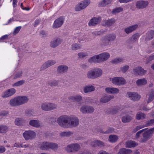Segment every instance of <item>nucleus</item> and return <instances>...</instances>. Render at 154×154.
<instances>
[{
	"label": "nucleus",
	"mask_w": 154,
	"mask_h": 154,
	"mask_svg": "<svg viewBox=\"0 0 154 154\" xmlns=\"http://www.w3.org/2000/svg\"><path fill=\"white\" fill-rule=\"evenodd\" d=\"M123 10V8L121 7H118L113 9L112 12V14H116L119 13L122 11Z\"/></svg>",
	"instance_id": "nucleus-48"
},
{
	"label": "nucleus",
	"mask_w": 154,
	"mask_h": 154,
	"mask_svg": "<svg viewBox=\"0 0 154 154\" xmlns=\"http://www.w3.org/2000/svg\"><path fill=\"white\" fill-rule=\"evenodd\" d=\"M50 142H42L40 146V148L44 150H49Z\"/></svg>",
	"instance_id": "nucleus-35"
},
{
	"label": "nucleus",
	"mask_w": 154,
	"mask_h": 154,
	"mask_svg": "<svg viewBox=\"0 0 154 154\" xmlns=\"http://www.w3.org/2000/svg\"><path fill=\"white\" fill-rule=\"evenodd\" d=\"M124 59L121 57H116L111 61V63L113 64H116L123 61Z\"/></svg>",
	"instance_id": "nucleus-47"
},
{
	"label": "nucleus",
	"mask_w": 154,
	"mask_h": 154,
	"mask_svg": "<svg viewBox=\"0 0 154 154\" xmlns=\"http://www.w3.org/2000/svg\"><path fill=\"white\" fill-rule=\"evenodd\" d=\"M146 128H145L141 130H140L138 131L136 134L135 137L136 138H138L140 136L141 134L142 133V132H143L144 131H145Z\"/></svg>",
	"instance_id": "nucleus-61"
},
{
	"label": "nucleus",
	"mask_w": 154,
	"mask_h": 154,
	"mask_svg": "<svg viewBox=\"0 0 154 154\" xmlns=\"http://www.w3.org/2000/svg\"><path fill=\"white\" fill-rule=\"evenodd\" d=\"M25 115L27 116L31 117L33 116L34 113L31 110H27L25 112Z\"/></svg>",
	"instance_id": "nucleus-59"
},
{
	"label": "nucleus",
	"mask_w": 154,
	"mask_h": 154,
	"mask_svg": "<svg viewBox=\"0 0 154 154\" xmlns=\"http://www.w3.org/2000/svg\"><path fill=\"white\" fill-rule=\"evenodd\" d=\"M10 131L9 126L6 125H0V133L5 134Z\"/></svg>",
	"instance_id": "nucleus-34"
},
{
	"label": "nucleus",
	"mask_w": 154,
	"mask_h": 154,
	"mask_svg": "<svg viewBox=\"0 0 154 154\" xmlns=\"http://www.w3.org/2000/svg\"><path fill=\"white\" fill-rule=\"evenodd\" d=\"M143 136L144 138L141 139V141L142 142H145L151 137L147 130L143 134Z\"/></svg>",
	"instance_id": "nucleus-38"
},
{
	"label": "nucleus",
	"mask_w": 154,
	"mask_h": 154,
	"mask_svg": "<svg viewBox=\"0 0 154 154\" xmlns=\"http://www.w3.org/2000/svg\"><path fill=\"white\" fill-rule=\"evenodd\" d=\"M129 67L128 65H125L123 67L121 68L120 69L122 72L125 73L128 70Z\"/></svg>",
	"instance_id": "nucleus-58"
},
{
	"label": "nucleus",
	"mask_w": 154,
	"mask_h": 154,
	"mask_svg": "<svg viewBox=\"0 0 154 154\" xmlns=\"http://www.w3.org/2000/svg\"><path fill=\"white\" fill-rule=\"evenodd\" d=\"M22 75V71L18 72L14 75V79H16L21 77Z\"/></svg>",
	"instance_id": "nucleus-63"
},
{
	"label": "nucleus",
	"mask_w": 154,
	"mask_h": 154,
	"mask_svg": "<svg viewBox=\"0 0 154 154\" xmlns=\"http://www.w3.org/2000/svg\"><path fill=\"white\" fill-rule=\"evenodd\" d=\"M57 108L56 105L52 103L45 102L42 103L41 109L44 111H49L53 110Z\"/></svg>",
	"instance_id": "nucleus-4"
},
{
	"label": "nucleus",
	"mask_w": 154,
	"mask_h": 154,
	"mask_svg": "<svg viewBox=\"0 0 154 154\" xmlns=\"http://www.w3.org/2000/svg\"><path fill=\"white\" fill-rule=\"evenodd\" d=\"M119 136L115 134L110 135L108 137V140L111 143H115L119 141Z\"/></svg>",
	"instance_id": "nucleus-25"
},
{
	"label": "nucleus",
	"mask_w": 154,
	"mask_h": 154,
	"mask_svg": "<svg viewBox=\"0 0 154 154\" xmlns=\"http://www.w3.org/2000/svg\"><path fill=\"white\" fill-rule=\"evenodd\" d=\"M56 63V62L54 60H50L45 62L40 67V70H44L46 69L53 65Z\"/></svg>",
	"instance_id": "nucleus-14"
},
{
	"label": "nucleus",
	"mask_w": 154,
	"mask_h": 154,
	"mask_svg": "<svg viewBox=\"0 0 154 154\" xmlns=\"http://www.w3.org/2000/svg\"><path fill=\"white\" fill-rule=\"evenodd\" d=\"M86 76L88 79H95L93 69L88 71L87 73Z\"/></svg>",
	"instance_id": "nucleus-42"
},
{
	"label": "nucleus",
	"mask_w": 154,
	"mask_h": 154,
	"mask_svg": "<svg viewBox=\"0 0 154 154\" xmlns=\"http://www.w3.org/2000/svg\"><path fill=\"white\" fill-rule=\"evenodd\" d=\"M88 53L87 52H81L78 54L79 58H83L88 56Z\"/></svg>",
	"instance_id": "nucleus-54"
},
{
	"label": "nucleus",
	"mask_w": 154,
	"mask_h": 154,
	"mask_svg": "<svg viewBox=\"0 0 154 154\" xmlns=\"http://www.w3.org/2000/svg\"><path fill=\"white\" fill-rule=\"evenodd\" d=\"M81 46L79 44L76 43L72 44L71 45V49L73 51H76L81 49Z\"/></svg>",
	"instance_id": "nucleus-49"
},
{
	"label": "nucleus",
	"mask_w": 154,
	"mask_h": 154,
	"mask_svg": "<svg viewBox=\"0 0 154 154\" xmlns=\"http://www.w3.org/2000/svg\"><path fill=\"white\" fill-rule=\"evenodd\" d=\"M144 127H145V126L144 125L137 126L134 128L133 131L134 132H135L140 129Z\"/></svg>",
	"instance_id": "nucleus-57"
},
{
	"label": "nucleus",
	"mask_w": 154,
	"mask_h": 154,
	"mask_svg": "<svg viewBox=\"0 0 154 154\" xmlns=\"http://www.w3.org/2000/svg\"><path fill=\"white\" fill-rule=\"evenodd\" d=\"M62 40L59 38H56L53 39L50 42V46L52 48H55L60 44Z\"/></svg>",
	"instance_id": "nucleus-18"
},
{
	"label": "nucleus",
	"mask_w": 154,
	"mask_h": 154,
	"mask_svg": "<svg viewBox=\"0 0 154 154\" xmlns=\"http://www.w3.org/2000/svg\"><path fill=\"white\" fill-rule=\"evenodd\" d=\"M69 116L63 115L60 116L57 120L58 124L63 128H68Z\"/></svg>",
	"instance_id": "nucleus-1"
},
{
	"label": "nucleus",
	"mask_w": 154,
	"mask_h": 154,
	"mask_svg": "<svg viewBox=\"0 0 154 154\" xmlns=\"http://www.w3.org/2000/svg\"><path fill=\"white\" fill-rule=\"evenodd\" d=\"M81 148L80 145L77 143H72L68 145L65 150L69 153L75 152L78 151Z\"/></svg>",
	"instance_id": "nucleus-2"
},
{
	"label": "nucleus",
	"mask_w": 154,
	"mask_h": 154,
	"mask_svg": "<svg viewBox=\"0 0 154 154\" xmlns=\"http://www.w3.org/2000/svg\"><path fill=\"white\" fill-rule=\"evenodd\" d=\"M138 25L137 24L130 26L125 29V32L127 34L131 33L136 29L138 27Z\"/></svg>",
	"instance_id": "nucleus-29"
},
{
	"label": "nucleus",
	"mask_w": 154,
	"mask_h": 154,
	"mask_svg": "<svg viewBox=\"0 0 154 154\" xmlns=\"http://www.w3.org/2000/svg\"><path fill=\"white\" fill-rule=\"evenodd\" d=\"M68 69V66L64 65H62L58 66L57 71L58 73L63 74L66 72Z\"/></svg>",
	"instance_id": "nucleus-19"
},
{
	"label": "nucleus",
	"mask_w": 154,
	"mask_h": 154,
	"mask_svg": "<svg viewBox=\"0 0 154 154\" xmlns=\"http://www.w3.org/2000/svg\"><path fill=\"white\" fill-rule=\"evenodd\" d=\"M21 27L19 26L16 27L15 29L13 32V34L14 35L18 33L20 30Z\"/></svg>",
	"instance_id": "nucleus-64"
},
{
	"label": "nucleus",
	"mask_w": 154,
	"mask_h": 154,
	"mask_svg": "<svg viewBox=\"0 0 154 154\" xmlns=\"http://www.w3.org/2000/svg\"><path fill=\"white\" fill-rule=\"evenodd\" d=\"M48 84L51 86H55L57 85L58 82L55 80H51L48 82Z\"/></svg>",
	"instance_id": "nucleus-56"
},
{
	"label": "nucleus",
	"mask_w": 154,
	"mask_h": 154,
	"mask_svg": "<svg viewBox=\"0 0 154 154\" xmlns=\"http://www.w3.org/2000/svg\"><path fill=\"white\" fill-rule=\"evenodd\" d=\"M79 123L78 118L74 116H69L68 128L75 127L77 126Z\"/></svg>",
	"instance_id": "nucleus-5"
},
{
	"label": "nucleus",
	"mask_w": 154,
	"mask_h": 154,
	"mask_svg": "<svg viewBox=\"0 0 154 154\" xmlns=\"http://www.w3.org/2000/svg\"><path fill=\"white\" fill-rule=\"evenodd\" d=\"M72 135V132L70 131H63L60 134V135L61 137H69Z\"/></svg>",
	"instance_id": "nucleus-46"
},
{
	"label": "nucleus",
	"mask_w": 154,
	"mask_h": 154,
	"mask_svg": "<svg viewBox=\"0 0 154 154\" xmlns=\"http://www.w3.org/2000/svg\"><path fill=\"white\" fill-rule=\"evenodd\" d=\"M106 92L109 94H117L119 92V90L117 88L114 87H107L105 88Z\"/></svg>",
	"instance_id": "nucleus-20"
},
{
	"label": "nucleus",
	"mask_w": 154,
	"mask_h": 154,
	"mask_svg": "<svg viewBox=\"0 0 154 154\" xmlns=\"http://www.w3.org/2000/svg\"><path fill=\"white\" fill-rule=\"evenodd\" d=\"M146 118V115L141 112H138L136 116V119L138 120H143Z\"/></svg>",
	"instance_id": "nucleus-39"
},
{
	"label": "nucleus",
	"mask_w": 154,
	"mask_h": 154,
	"mask_svg": "<svg viewBox=\"0 0 154 154\" xmlns=\"http://www.w3.org/2000/svg\"><path fill=\"white\" fill-rule=\"evenodd\" d=\"M100 20L101 18L100 17H94L89 21L88 25L90 26L97 24L100 22Z\"/></svg>",
	"instance_id": "nucleus-24"
},
{
	"label": "nucleus",
	"mask_w": 154,
	"mask_h": 154,
	"mask_svg": "<svg viewBox=\"0 0 154 154\" xmlns=\"http://www.w3.org/2000/svg\"><path fill=\"white\" fill-rule=\"evenodd\" d=\"M134 74L136 75H143L145 74L146 72V70H144L141 67L138 66L133 69Z\"/></svg>",
	"instance_id": "nucleus-15"
},
{
	"label": "nucleus",
	"mask_w": 154,
	"mask_h": 154,
	"mask_svg": "<svg viewBox=\"0 0 154 154\" xmlns=\"http://www.w3.org/2000/svg\"><path fill=\"white\" fill-rule=\"evenodd\" d=\"M144 125L145 127L154 125V119H150L146 121L145 124Z\"/></svg>",
	"instance_id": "nucleus-53"
},
{
	"label": "nucleus",
	"mask_w": 154,
	"mask_h": 154,
	"mask_svg": "<svg viewBox=\"0 0 154 154\" xmlns=\"http://www.w3.org/2000/svg\"><path fill=\"white\" fill-rule=\"evenodd\" d=\"M132 117L129 115L124 116L122 117V121L124 123H126L130 122L132 119Z\"/></svg>",
	"instance_id": "nucleus-45"
},
{
	"label": "nucleus",
	"mask_w": 154,
	"mask_h": 154,
	"mask_svg": "<svg viewBox=\"0 0 154 154\" xmlns=\"http://www.w3.org/2000/svg\"><path fill=\"white\" fill-rule=\"evenodd\" d=\"M90 3V0H84L75 6V10L76 11H79L84 9H85Z\"/></svg>",
	"instance_id": "nucleus-3"
},
{
	"label": "nucleus",
	"mask_w": 154,
	"mask_h": 154,
	"mask_svg": "<svg viewBox=\"0 0 154 154\" xmlns=\"http://www.w3.org/2000/svg\"><path fill=\"white\" fill-rule=\"evenodd\" d=\"M154 37V31L151 30L148 32L147 34L146 39H150Z\"/></svg>",
	"instance_id": "nucleus-51"
},
{
	"label": "nucleus",
	"mask_w": 154,
	"mask_h": 154,
	"mask_svg": "<svg viewBox=\"0 0 154 154\" xmlns=\"http://www.w3.org/2000/svg\"><path fill=\"white\" fill-rule=\"evenodd\" d=\"M126 147L131 148L134 147L137 145V144L133 141H130L126 142Z\"/></svg>",
	"instance_id": "nucleus-41"
},
{
	"label": "nucleus",
	"mask_w": 154,
	"mask_h": 154,
	"mask_svg": "<svg viewBox=\"0 0 154 154\" xmlns=\"http://www.w3.org/2000/svg\"><path fill=\"white\" fill-rule=\"evenodd\" d=\"M149 2L147 0H139L136 3V7L139 9H143L147 7L149 5Z\"/></svg>",
	"instance_id": "nucleus-9"
},
{
	"label": "nucleus",
	"mask_w": 154,
	"mask_h": 154,
	"mask_svg": "<svg viewBox=\"0 0 154 154\" xmlns=\"http://www.w3.org/2000/svg\"><path fill=\"white\" fill-rule=\"evenodd\" d=\"M127 97L129 99L134 101H137L140 100L141 96L137 92H128L127 94Z\"/></svg>",
	"instance_id": "nucleus-8"
},
{
	"label": "nucleus",
	"mask_w": 154,
	"mask_h": 154,
	"mask_svg": "<svg viewBox=\"0 0 154 154\" xmlns=\"http://www.w3.org/2000/svg\"><path fill=\"white\" fill-rule=\"evenodd\" d=\"M154 59V54L149 56L146 59V63H148L149 62Z\"/></svg>",
	"instance_id": "nucleus-62"
},
{
	"label": "nucleus",
	"mask_w": 154,
	"mask_h": 154,
	"mask_svg": "<svg viewBox=\"0 0 154 154\" xmlns=\"http://www.w3.org/2000/svg\"><path fill=\"white\" fill-rule=\"evenodd\" d=\"M114 97V96L113 95H105L100 98V102L102 103H107Z\"/></svg>",
	"instance_id": "nucleus-21"
},
{
	"label": "nucleus",
	"mask_w": 154,
	"mask_h": 154,
	"mask_svg": "<svg viewBox=\"0 0 154 154\" xmlns=\"http://www.w3.org/2000/svg\"><path fill=\"white\" fill-rule=\"evenodd\" d=\"M112 0H103L99 3V6L100 7L105 6L107 5L110 4Z\"/></svg>",
	"instance_id": "nucleus-43"
},
{
	"label": "nucleus",
	"mask_w": 154,
	"mask_h": 154,
	"mask_svg": "<svg viewBox=\"0 0 154 154\" xmlns=\"http://www.w3.org/2000/svg\"><path fill=\"white\" fill-rule=\"evenodd\" d=\"M23 136L26 140H32L36 136L35 132L31 130L26 131L23 134Z\"/></svg>",
	"instance_id": "nucleus-7"
},
{
	"label": "nucleus",
	"mask_w": 154,
	"mask_h": 154,
	"mask_svg": "<svg viewBox=\"0 0 154 154\" xmlns=\"http://www.w3.org/2000/svg\"><path fill=\"white\" fill-rule=\"evenodd\" d=\"M132 152L130 149L122 148L120 149L118 152L119 154H130Z\"/></svg>",
	"instance_id": "nucleus-44"
},
{
	"label": "nucleus",
	"mask_w": 154,
	"mask_h": 154,
	"mask_svg": "<svg viewBox=\"0 0 154 154\" xmlns=\"http://www.w3.org/2000/svg\"><path fill=\"white\" fill-rule=\"evenodd\" d=\"M139 37V35L138 34H135L133 35L131 38V41L132 42H135L138 39Z\"/></svg>",
	"instance_id": "nucleus-55"
},
{
	"label": "nucleus",
	"mask_w": 154,
	"mask_h": 154,
	"mask_svg": "<svg viewBox=\"0 0 154 154\" xmlns=\"http://www.w3.org/2000/svg\"><path fill=\"white\" fill-rule=\"evenodd\" d=\"M114 131V129L113 128H110L108 129L107 130L104 132H103V133L104 134H108L112 133Z\"/></svg>",
	"instance_id": "nucleus-60"
},
{
	"label": "nucleus",
	"mask_w": 154,
	"mask_h": 154,
	"mask_svg": "<svg viewBox=\"0 0 154 154\" xmlns=\"http://www.w3.org/2000/svg\"><path fill=\"white\" fill-rule=\"evenodd\" d=\"M14 123L17 126H22L25 124L26 121L22 118H18L15 119Z\"/></svg>",
	"instance_id": "nucleus-30"
},
{
	"label": "nucleus",
	"mask_w": 154,
	"mask_h": 154,
	"mask_svg": "<svg viewBox=\"0 0 154 154\" xmlns=\"http://www.w3.org/2000/svg\"><path fill=\"white\" fill-rule=\"evenodd\" d=\"M18 97L20 106L27 103L29 100L27 97L25 96H18Z\"/></svg>",
	"instance_id": "nucleus-28"
},
{
	"label": "nucleus",
	"mask_w": 154,
	"mask_h": 154,
	"mask_svg": "<svg viewBox=\"0 0 154 154\" xmlns=\"http://www.w3.org/2000/svg\"><path fill=\"white\" fill-rule=\"evenodd\" d=\"M116 20L114 18H111L106 20L104 21L102 25L104 26H112L115 23Z\"/></svg>",
	"instance_id": "nucleus-27"
},
{
	"label": "nucleus",
	"mask_w": 154,
	"mask_h": 154,
	"mask_svg": "<svg viewBox=\"0 0 154 154\" xmlns=\"http://www.w3.org/2000/svg\"><path fill=\"white\" fill-rule=\"evenodd\" d=\"M69 100L72 101L79 102L82 100V97L80 95L77 94L75 96H70L69 97Z\"/></svg>",
	"instance_id": "nucleus-23"
},
{
	"label": "nucleus",
	"mask_w": 154,
	"mask_h": 154,
	"mask_svg": "<svg viewBox=\"0 0 154 154\" xmlns=\"http://www.w3.org/2000/svg\"><path fill=\"white\" fill-rule=\"evenodd\" d=\"M98 56L100 63L105 61L110 56L109 53L106 52L98 54Z\"/></svg>",
	"instance_id": "nucleus-12"
},
{
	"label": "nucleus",
	"mask_w": 154,
	"mask_h": 154,
	"mask_svg": "<svg viewBox=\"0 0 154 154\" xmlns=\"http://www.w3.org/2000/svg\"><path fill=\"white\" fill-rule=\"evenodd\" d=\"M29 125L32 127L38 128L40 127V123L37 120H31L29 122Z\"/></svg>",
	"instance_id": "nucleus-31"
},
{
	"label": "nucleus",
	"mask_w": 154,
	"mask_h": 154,
	"mask_svg": "<svg viewBox=\"0 0 154 154\" xmlns=\"http://www.w3.org/2000/svg\"><path fill=\"white\" fill-rule=\"evenodd\" d=\"M25 82L24 80H22L18 81L13 84L12 85L13 87H18L23 85Z\"/></svg>",
	"instance_id": "nucleus-52"
},
{
	"label": "nucleus",
	"mask_w": 154,
	"mask_h": 154,
	"mask_svg": "<svg viewBox=\"0 0 154 154\" xmlns=\"http://www.w3.org/2000/svg\"><path fill=\"white\" fill-rule=\"evenodd\" d=\"M9 104L11 107H12L20 106L18 96L11 99L9 102Z\"/></svg>",
	"instance_id": "nucleus-16"
},
{
	"label": "nucleus",
	"mask_w": 154,
	"mask_h": 154,
	"mask_svg": "<svg viewBox=\"0 0 154 154\" xmlns=\"http://www.w3.org/2000/svg\"><path fill=\"white\" fill-rule=\"evenodd\" d=\"M98 55H94L90 57L88 60V62L90 63H100Z\"/></svg>",
	"instance_id": "nucleus-36"
},
{
	"label": "nucleus",
	"mask_w": 154,
	"mask_h": 154,
	"mask_svg": "<svg viewBox=\"0 0 154 154\" xmlns=\"http://www.w3.org/2000/svg\"><path fill=\"white\" fill-rule=\"evenodd\" d=\"M91 145L93 146H98L101 147L104 146V144L102 141L99 140H95L91 143Z\"/></svg>",
	"instance_id": "nucleus-33"
},
{
	"label": "nucleus",
	"mask_w": 154,
	"mask_h": 154,
	"mask_svg": "<svg viewBox=\"0 0 154 154\" xmlns=\"http://www.w3.org/2000/svg\"><path fill=\"white\" fill-rule=\"evenodd\" d=\"M147 81L145 78H143L137 80L136 81L137 85L139 87H142L146 85Z\"/></svg>",
	"instance_id": "nucleus-22"
},
{
	"label": "nucleus",
	"mask_w": 154,
	"mask_h": 154,
	"mask_svg": "<svg viewBox=\"0 0 154 154\" xmlns=\"http://www.w3.org/2000/svg\"><path fill=\"white\" fill-rule=\"evenodd\" d=\"M105 36L109 42L114 41L116 37V35L114 34L107 35Z\"/></svg>",
	"instance_id": "nucleus-40"
},
{
	"label": "nucleus",
	"mask_w": 154,
	"mask_h": 154,
	"mask_svg": "<svg viewBox=\"0 0 154 154\" xmlns=\"http://www.w3.org/2000/svg\"><path fill=\"white\" fill-rule=\"evenodd\" d=\"M100 44L102 46H106L109 45V42L105 36L101 39Z\"/></svg>",
	"instance_id": "nucleus-37"
},
{
	"label": "nucleus",
	"mask_w": 154,
	"mask_h": 154,
	"mask_svg": "<svg viewBox=\"0 0 154 154\" xmlns=\"http://www.w3.org/2000/svg\"><path fill=\"white\" fill-rule=\"evenodd\" d=\"M64 19L63 17H60L56 19L54 21L53 25V28H57L60 27L63 24Z\"/></svg>",
	"instance_id": "nucleus-11"
},
{
	"label": "nucleus",
	"mask_w": 154,
	"mask_h": 154,
	"mask_svg": "<svg viewBox=\"0 0 154 154\" xmlns=\"http://www.w3.org/2000/svg\"><path fill=\"white\" fill-rule=\"evenodd\" d=\"M83 90L85 93H87L94 91L95 90V88L93 85H88L84 87Z\"/></svg>",
	"instance_id": "nucleus-26"
},
{
	"label": "nucleus",
	"mask_w": 154,
	"mask_h": 154,
	"mask_svg": "<svg viewBox=\"0 0 154 154\" xmlns=\"http://www.w3.org/2000/svg\"><path fill=\"white\" fill-rule=\"evenodd\" d=\"M154 99V90H151L146 96V101L147 103H149Z\"/></svg>",
	"instance_id": "nucleus-17"
},
{
	"label": "nucleus",
	"mask_w": 154,
	"mask_h": 154,
	"mask_svg": "<svg viewBox=\"0 0 154 154\" xmlns=\"http://www.w3.org/2000/svg\"><path fill=\"white\" fill-rule=\"evenodd\" d=\"M58 148V146L57 144L56 143L50 142L49 143V149H51L53 150H56Z\"/></svg>",
	"instance_id": "nucleus-50"
},
{
	"label": "nucleus",
	"mask_w": 154,
	"mask_h": 154,
	"mask_svg": "<svg viewBox=\"0 0 154 154\" xmlns=\"http://www.w3.org/2000/svg\"><path fill=\"white\" fill-rule=\"evenodd\" d=\"M81 112L83 114L91 113L94 111V108L92 106L83 105L80 109Z\"/></svg>",
	"instance_id": "nucleus-10"
},
{
	"label": "nucleus",
	"mask_w": 154,
	"mask_h": 154,
	"mask_svg": "<svg viewBox=\"0 0 154 154\" xmlns=\"http://www.w3.org/2000/svg\"><path fill=\"white\" fill-rule=\"evenodd\" d=\"M113 84L118 86L124 85L126 83L125 80L122 77H114L110 79Z\"/></svg>",
	"instance_id": "nucleus-6"
},
{
	"label": "nucleus",
	"mask_w": 154,
	"mask_h": 154,
	"mask_svg": "<svg viewBox=\"0 0 154 154\" xmlns=\"http://www.w3.org/2000/svg\"><path fill=\"white\" fill-rule=\"evenodd\" d=\"M15 92L16 90L14 88H10L4 92L2 95V97L3 98L8 97L14 95Z\"/></svg>",
	"instance_id": "nucleus-13"
},
{
	"label": "nucleus",
	"mask_w": 154,
	"mask_h": 154,
	"mask_svg": "<svg viewBox=\"0 0 154 154\" xmlns=\"http://www.w3.org/2000/svg\"><path fill=\"white\" fill-rule=\"evenodd\" d=\"M95 79L101 76L102 74V70L100 68L93 69Z\"/></svg>",
	"instance_id": "nucleus-32"
}]
</instances>
